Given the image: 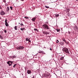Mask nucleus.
Listing matches in <instances>:
<instances>
[{"instance_id": "obj_2", "label": "nucleus", "mask_w": 78, "mask_h": 78, "mask_svg": "<svg viewBox=\"0 0 78 78\" xmlns=\"http://www.w3.org/2000/svg\"><path fill=\"white\" fill-rule=\"evenodd\" d=\"M43 27L44 29H47V30H48L49 29V27L47 24H44L43 25Z\"/></svg>"}, {"instance_id": "obj_26", "label": "nucleus", "mask_w": 78, "mask_h": 78, "mask_svg": "<svg viewBox=\"0 0 78 78\" xmlns=\"http://www.w3.org/2000/svg\"><path fill=\"white\" fill-rule=\"evenodd\" d=\"M59 16V14H56L55 15V16H56V17H58V16Z\"/></svg>"}, {"instance_id": "obj_29", "label": "nucleus", "mask_w": 78, "mask_h": 78, "mask_svg": "<svg viewBox=\"0 0 78 78\" xmlns=\"http://www.w3.org/2000/svg\"><path fill=\"white\" fill-rule=\"evenodd\" d=\"M28 41L29 43L31 42V41L30 40H29V41Z\"/></svg>"}, {"instance_id": "obj_9", "label": "nucleus", "mask_w": 78, "mask_h": 78, "mask_svg": "<svg viewBox=\"0 0 78 78\" xmlns=\"http://www.w3.org/2000/svg\"><path fill=\"white\" fill-rule=\"evenodd\" d=\"M43 34H46V35H47V34H49L46 31H44L43 32Z\"/></svg>"}, {"instance_id": "obj_32", "label": "nucleus", "mask_w": 78, "mask_h": 78, "mask_svg": "<svg viewBox=\"0 0 78 78\" xmlns=\"http://www.w3.org/2000/svg\"><path fill=\"white\" fill-rule=\"evenodd\" d=\"M57 42H59V41L58 40H57Z\"/></svg>"}, {"instance_id": "obj_38", "label": "nucleus", "mask_w": 78, "mask_h": 78, "mask_svg": "<svg viewBox=\"0 0 78 78\" xmlns=\"http://www.w3.org/2000/svg\"><path fill=\"white\" fill-rule=\"evenodd\" d=\"M76 0V1H78V0Z\"/></svg>"}, {"instance_id": "obj_21", "label": "nucleus", "mask_w": 78, "mask_h": 78, "mask_svg": "<svg viewBox=\"0 0 78 78\" xmlns=\"http://www.w3.org/2000/svg\"><path fill=\"white\" fill-rule=\"evenodd\" d=\"M63 59H64V57H62L60 59V60H63Z\"/></svg>"}, {"instance_id": "obj_5", "label": "nucleus", "mask_w": 78, "mask_h": 78, "mask_svg": "<svg viewBox=\"0 0 78 78\" xmlns=\"http://www.w3.org/2000/svg\"><path fill=\"white\" fill-rule=\"evenodd\" d=\"M1 15V16H3V15H5L6 14V13L4 12V11H2L0 12Z\"/></svg>"}, {"instance_id": "obj_40", "label": "nucleus", "mask_w": 78, "mask_h": 78, "mask_svg": "<svg viewBox=\"0 0 78 78\" xmlns=\"http://www.w3.org/2000/svg\"><path fill=\"white\" fill-rule=\"evenodd\" d=\"M57 43L58 44V42H57Z\"/></svg>"}, {"instance_id": "obj_30", "label": "nucleus", "mask_w": 78, "mask_h": 78, "mask_svg": "<svg viewBox=\"0 0 78 78\" xmlns=\"http://www.w3.org/2000/svg\"><path fill=\"white\" fill-rule=\"evenodd\" d=\"M3 2L4 3H6V0H3Z\"/></svg>"}, {"instance_id": "obj_4", "label": "nucleus", "mask_w": 78, "mask_h": 78, "mask_svg": "<svg viewBox=\"0 0 78 78\" xmlns=\"http://www.w3.org/2000/svg\"><path fill=\"white\" fill-rule=\"evenodd\" d=\"M5 25L6 26V27H9V24H8V23L7 22V19H6L5 20Z\"/></svg>"}, {"instance_id": "obj_42", "label": "nucleus", "mask_w": 78, "mask_h": 78, "mask_svg": "<svg viewBox=\"0 0 78 78\" xmlns=\"http://www.w3.org/2000/svg\"><path fill=\"white\" fill-rule=\"evenodd\" d=\"M19 24H20V23H19Z\"/></svg>"}, {"instance_id": "obj_14", "label": "nucleus", "mask_w": 78, "mask_h": 78, "mask_svg": "<svg viewBox=\"0 0 78 78\" xmlns=\"http://www.w3.org/2000/svg\"><path fill=\"white\" fill-rule=\"evenodd\" d=\"M62 41H63L64 42H66V40L64 38H63L62 39Z\"/></svg>"}, {"instance_id": "obj_23", "label": "nucleus", "mask_w": 78, "mask_h": 78, "mask_svg": "<svg viewBox=\"0 0 78 78\" xmlns=\"http://www.w3.org/2000/svg\"><path fill=\"white\" fill-rule=\"evenodd\" d=\"M34 31H38V30H37V29H36V28H34Z\"/></svg>"}, {"instance_id": "obj_20", "label": "nucleus", "mask_w": 78, "mask_h": 78, "mask_svg": "<svg viewBox=\"0 0 78 78\" xmlns=\"http://www.w3.org/2000/svg\"><path fill=\"white\" fill-rule=\"evenodd\" d=\"M56 30L57 32H59V31H60V30L58 29H56Z\"/></svg>"}, {"instance_id": "obj_24", "label": "nucleus", "mask_w": 78, "mask_h": 78, "mask_svg": "<svg viewBox=\"0 0 78 78\" xmlns=\"http://www.w3.org/2000/svg\"><path fill=\"white\" fill-rule=\"evenodd\" d=\"M4 31L5 33H6L7 32V31H6V30H4Z\"/></svg>"}, {"instance_id": "obj_41", "label": "nucleus", "mask_w": 78, "mask_h": 78, "mask_svg": "<svg viewBox=\"0 0 78 78\" xmlns=\"http://www.w3.org/2000/svg\"><path fill=\"white\" fill-rule=\"evenodd\" d=\"M1 19V18H0V19Z\"/></svg>"}, {"instance_id": "obj_18", "label": "nucleus", "mask_w": 78, "mask_h": 78, "mask_svg": "<svg viewBox=\"0 0 78 78\" xmlns=\"http://www.w3.org/2000/svg\"><path fill=\"white\" fill-rule=\"evenodd\" d=\"M16 58V56L15 55L12 56V59H14V58Z\"/></svg>"}, {"instance_id": "obj_19", "label": "nucleus", "mask_w": 78, "mask_h": 78, "mask_svg": "<svg viewBox=\"0 0 78 78\" xmlns=\"http://www.w3.org/2000/svg\"><path fill=\"white\" fill-rule=\"evenodd\" d=\"M65 43H66V45H68V44H69V42H65Z\"/></svg>"}, {"instance_id": "obj_27", "label": "nucleus", "mask_w": 78, "mask_h": 78, "mask_svg": "<svg viewBox=\"0 0 78 78\" xmlns=\"http://www.w3.org/2000/svg\"><path fill=\"white\" fill-rule=\"evenodd\" d=\"M45 7L46 8H49V7L47 6H45Z\"/></svg>"}, {"instance_id": "obj_36", "label": "nucleus", "mask_w": 78, "mask_h": 78, "mask_svg": "<svg viewBox=\"0 0 78 78\" xmlns=\"http://www.w3.org/2000/svg\"><path fill=\"white\" fill-rule=\"evenodd\" d=\"M27 19H29V18H28V17H27Z\"/></svg>"}, {"instance_id": "obj_37", "label": "nucleus", "mask_w": 78, "mask_h": 78, "mask_svg": "<svg viewBox=\"0 0 78 78\" xmlns=\"http://www.w3.org/2000/svg\"><path fill=\"white\" fill-rule=\"evenodd\" d=\"M21 1H23L24 0H20Z\"/></svg>"}, {"instance_id": "obj_8", "label": "nucleus", "mask_w": 78, "mask_h": 78, "mask_svg": "<svg viewBox=\"0 0 78 78\" xmlns=\"http://www.w3.org/2000/svg\"><path fill=\"white\" fill-rule=\"evenodd\" d=\"M59 44H60V45H63L64 44V42H61L59 43Z\"/></svg>"}, {"instance_id": "obj_10", "label": "nucleus", "mask_w": 78, "mask_h": 78, "mask_svg": "<svg viewBox=\"0 0 78 78\" xmlns=\"http://www.w3.org/2000/svg\"><path fill=\"white\" fill-rule=\"evenodd\" d=\"M0 38L1 39H3V36L2 35H0Z\"/></svg>"}, {"instance_id": "obj_15", "label": "nucleus", "mask_w": 78, "mask_h": 78, "mask_svg": "<svg viewBox=\"0 0 78 78\" xmlns=\"http://www.w3.org/2000/svg\"><path fill=\"white\" fill-rule=\"evenodd\" d=\"M7 11H9V7H7V9H6Z\"/></svg>"}, {"instance_id": "obj_13", "label": "nucleus", "mask_w": 78, "mask_h": 78, "mask_svg": "<svg viewBox=\"0 0 78 78\" xmlns=\"http://www.w3.org/2000/svg\"><path fill=\"white\" fill-rule=\"evenodd\" d=\"M31 71L30 70H27V73H28V74H30V73H31Z\"/></svg>"}, {"instance_id": "obj_25", "label": "nucleus", "mask_w": 78, "mask_h": 78, "mask_svg": "<svg viewBox=\"0 0 78 78\" xmlns=\"http://www.w3.org/2000/svg\"><path fill=\"white\" fill-rule=\"evenodd\" d=\"M16 65H17V64H15L13 66V68H15V67H16Z\"/></svg>"}, {"instance_id": "obj_34", "label": "nucleus", "mask_w": 78, "mask_h": 78, "mask_svg": "<svg viewBox=\"0 0 78 78\" xmlns=\"http://www.w3.org/2000/svg\"><path fill=\"white\" fill-rule=\"evenodd\" d=\"M24 18H25V19H27V17H24Z\"/></svg>"}, {"instance_id": "obj_33", "label": "nucleus", "mask_w": 78, "mask_h": 78, "mask_svg": "<svg viewBox=\"0 0 78 78\" xmlns=\"http://www.w3.org/2000/svg\"><path fill=\"white\" fill-rule=\"evenodd\" d=\"M70 33H70V32H68V34H70Z\"/></svg>"}, {"instance_id": "obj_16", "label": "nucleus", "mask_w": 78, "mask_h": 78, "mask_svg": "<svg viewBox=\"0 0 78 78\" xmlns=\"http://www.w3.org/2000/svg\"><path fill=\"white\" fill-rule=\"evenodd\" d=\"M14 29L15 30H17V26H16L14 27Z\"/></svg>"}, {"instance_id": "obj_3", "label": "nucleus", "mask_w": 78, "mask_h": 78, "mask_svg": "<svg viewBox=\"0 0 78 78\" xmlns=\"http://www.w3.org/2000/svg\"><path fill=\"white\" fill-rule=\"evenodd\" d=\"M24 48V47L23 46H20L19 47H18L16 48L17 50H22Z\"/></svg>"}, {"instance_id": "obj_12", "label": "nucleus", "mask_w": 78, "mask_h": 78, "mask_svg": "<svg viewBox=\"0 0 78 78\" xmlns=\"http://www.w3.org/2000/svg\"><path fill=\"white\" fill-rule=\"evenodd\" d=\"M30 40V38H29L27 37L26 39V41H28Z\"/></svg>"}, {"instance_id": "obj_11", "label": "nucleus", "mask_w": 78, "mask_h": 78, "mask_svg": "<svg viewBox=\"0 0 78 78\" xmlns=\"http://www.w3.org/2000/svg\"><path fill=\"white\" fill-rule=\"evenodd\" d=\"M38 53H44V52L43 51H38Z\"/></svg>"}, {"instance_id": "obj_17", "label": "nucleus", "mask_w": 78, "mask_h": 78, "mask_svg": "<svg viewBox=\"0 0 78 78\" xmlns=\"http://www.w3.org/2000/svg\"><path fill=\"white\" fill-rule=\"evenodd\" d=\"M25 28H21L20 29V30H21V31H23V30H25Z\"/></svg>"}, {"instance_id": "obj_7", "label": "nucleus", "mask_w": 78, "mask_h": 78, "mask_svg": "<svg viewBox=\"0 0 78 78\" xmlns=\"http://www.w3.org/2000/svg\"><path fill=\"white\" fill-rule=\"evenodd\" d=\"M36 17H34L32 19V20L33 21V22H35V20H36Z\"/></svg>"}, {"instance_id": "obj_22", "label": "nucleus", "mask_w": 78, "mask_h": 78, "mask_svg": "<svg viewBox=\"0 0 78 78\" xmlns=\"http://www.w3.org/2000/svg\"><path fill=\"white\" fill-rule=\"evenodd\" d=\"M20 25L21 26H24V25L23 24V23H21Z\"/></svg>"}, {"instance_id": "obj_35", "label": "nucleus", "mask_w": 78, "mask_h": 78, "mask_svg": "<svg viewBox=\"0 0 78 78\" xmlns=\"http://www.w3.org/2000/svg\"><path fill=\"white\" fill-rule=\"evenodd\" d=\"M50 50H52V49L51 48H50Z\"/></svg>"}, {"instance_id": "obj_6", "label": "nucleus", "mask_w": 78, "mask_h": 78, "mask_svg": "<svg viewBox=\"0 0 78 78\" xmlns=\"http://www.w3.org/2000/svg\"><path fill=\"white\" fill-rule=\"evenodd\" d=\"M7 63L8 64H9V66H11V64H12V63L10 61L7 62Z\"/></svg>"}, {"instance_id": "obj_28", "label": "nucleus", "mask_w": 78, "mask_h": 78, "mask_svg": "<svg viewBox=\"0 0 78 78\" xmlns=\"http://www.w3.org/2000/svg\"><path fill=\"white\" fill-rule=\"evenodd\" d=\"M10 9L12 10V7H10Z\"/></svg>"}, {"instance_id": "obj_39", "label": "nucleus", "mask_w": 78, "mask_h": 78, "mask_svg": "<svg viewBox=\"0 0 78 78\" xmlns=\"http://www.w3.org/2000/svg\"><path fill=\"white\" fill-rule=\"evenodd\" d=\"M33 78H34V77H33Z\"/></svg>"}, {"instance_id": "obj_1", "label": "nucleus", "mask_w": 78, "mask_h": 78, "mask_svg": "<svg viewBox=\"0 0 78 78\" xmlns=\"http://www.w3.org/2000/svg\"><path fill=\"white\" fill-rule=\"evenodd\" d=\"M62 50L63 52H65V53H67V54H70L69 53V49L68 48H65L62 49Z\"/></svg>"}, {"instance_id": "obj_31", "label": "nucleus", "mask_w": 78, "mask_h": 78, "mask_svg": "<svg viewBox=\"0 0 78 78\" xmlns=\"http://www.w3.org/2000/svg\"><path fill=\"white\" fill-rule=\"evenodd\" d=\"M0 9H2V7L0 5Z\"/></svg>"}]
</instances>
